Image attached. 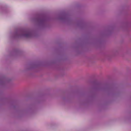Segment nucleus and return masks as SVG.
<instances>
[{
	"label": "nucleus",
	"instance_id": "obj_1",
	"mask_svg": "<svg viewBox=\"0 0 131 131\" xmlns=\"http://www.w3.org/2000/svg\"><path fill=\"white\" fill-rule=\"evenodd\" d=\"M31 34L28 31H24L23 32L21 36L25 37H29L30 36Z\"/></svg>",
	"mask_w": 131,
	"mask_h": 131
}]
</instances>
